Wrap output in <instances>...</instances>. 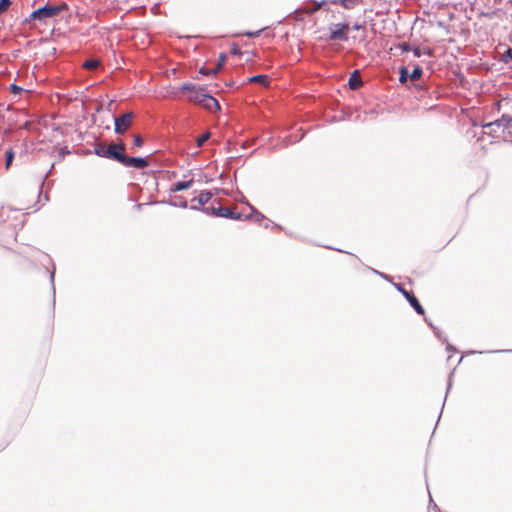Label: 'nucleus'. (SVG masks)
<instances>
[{"label":"nucleus","instance_id":"f257e3e1","mask_svg":"<svg viewBox=\"0 0 512 512\" xmlns=\"http://www.w3.org/2000/svg\"><path fill=\"white\" fill-rule=\"evenodd\" d=\"M69 6L66 2L53 3L47 1L43 6L33 10L23 21L24 24L35 25L47 24L49 19L55 18L60 13L68 10Z\"/></svg>","mask_w":512,"mask_h":512},{"label":"nucleus","instance_id":"f03ea898","mask_svg":"<svg viewBox=\"0 0 512 512\" xmlns=\"http://www.w3.org/2000/svg\"><path fill=\"white\" fill-rule=\"evenodd\" d=\"M125 149L124 144H113L111 146H107L104 144H96L94 146V154L101 157L116 161L123 160V151Z\"/></svg>","mask_w":512,"mask_h":512},{"label":"nucleus","instance_id":"7ed1b4c3","mask_svg":"<svg viewBox=\"0 0 512 512\" xmlns=\"http://www.w3.org/2000/svg\"><path fill=\"white\" fill-rule=\"evenodd\" d=\"M329 35L326 40L346 42L349 38L350 25L347 22L331 23L328 27Z\"/></svg>","mask_w":512,"mask_h":512},{"label":"nucleus","instance_id":"20e7f679","mask_svg":"<svg viewBox=\"0 0 512 512\" xmlns=\"http://www.w3.org/2000/svg\"><path fill=\"white\" fill-rule=\"evenodd\" d=\"M512 123V116L509 114H502V116L494 120L492 122L484 123L481 125L483 129H487L484 133L492 136L497 137V132L499 129L504 130Z\"/></svg>","mask_w":512,"mask_h":512},{"label":"nucleus","instance_id":"39448f33","mask_svg":"<svg viewBox=\"0 0 512 512\" xmlns=\"http://www.w3.org/2000/svg\"><path fill=\"white\" fill-rule=\"evenodd\" d=\"M135 114L132 111L125 112L120 116H113L114 132L118 135L124 134L132 125Z\"/></svg>","mask_w":512,"mask_h":512},{"label":"nucleus","instance_id":"423d86ee","mask_svg":"<svg viewBox=\"0 0 512 512\" xmlns=\"http://www.w3.org/2000/svg\"><path fill=\"white\" fill-rule=\"evenodd\" d=\"M393 286L395 287V289L398 292H400L405 297V299L408 301L410 306L414 309V311L418 315L425 314V310H424L423 306L421 305L420 301L418 300V298L414 295V293L412 291L406 290L404 288V286L400 283H393Z\"/></svg>","mask_w":512,"mask_h":512},{"label":"nucleus","instance_id":"0eeeda50","mask_svg":"<svg viewBox=\"0 0 512 512\" xmlns=\"http://www.w3.org/2000/svg\"><path fill=\"white\" fill-rule=\"evenodd\" d=\"M189 208L194 211H201L206 215L214 216V217H221V218H229L230 215V209L225 208L222 206H210V207H199L195 205H190Z\"/></svg>","mask_w":512,"mask_h":512},{"label":"nucleus","instance_id":"6e6552de","mask_svg":"<svg viewBox=\"0 0 512 512\" xmlns=\"http://www.w3.org/2000/svg\"><path fill=\"white\" fill-rule=\"evenodd\" d=\"M125 167L143 169L149 165L147 158L141 156H126L123 152V160L119 161Z\"/></svg>","mask_w":512,"mask_h":512},{"label":"nucleus","instance_id":"1a4fd4ad","mask_svg":"<svg viewBox=\"0 0 512 512\" xmlns=\"http://www.w3.org/2000/svg\"><path fill=\"white\" fill-rule=\"evenodd\" d=\"M206 90L207 89L205 86H197L196 90H194L192 94L187 97L188 102L201 105L204 100H212L210 98V93H208Z\"/></svg>","mask_w":512,"mask_h":512},{"label":"nucleus","instance_id":"9d476101","mask_svg":"<svg viewBox=\"0 0 512 512\" xmlns=\"http://www.w3.org/2000/svg\"><path fill=\"white\" fill-rule=\"evenodd\" d=\"M347 85L351 90H358L362 87L363 80L361 79V74L358 69H355L350 73Z\"/></svg>","mask_w":512,"mask_h":512},{"label":"nucleus","instance_id":"9b49d317","mask_svg":"<svg viewBox=\"0 0 512 512\" xmlns=\"http://www.w3.org/2000/svg\"><path fill=\"white\" fill-rule=\"evenodd\" d=\"M245 205L249 207L251 212L247 215H245V220H251L254 219L255 222L260 223L261 221L267 219L265 215H263L260 211H258L252 204L249 203L248 200H245Z\"/></svg>","mask_w":512,"mask_h":512},{"label":"nucleus","instance_id":"f8f14e48","mask_svg":"<svg viewBox=\"0 0 512 512\" xmlns=\"http://www.w3.org/2000/svg\"><path fill=\"white\" fill-rule=\"evenodd\" d=\"M213 194L210 190H202L197 197L192 199V202H197L194 204L199 207H206L205 205L211 200Z\"/></svg>","mask_w":512,"mask_h":512},{"label":"nucleus","instance_id":"ddd939ff","mask_svg":"<svg viewBox=\"0 0 512 512\" xmlns=\"http://www.w3.org/2000/svg\"><path fill=\"white\" fill-rule=\"evenodd\" d=\"M210 98L212 100H204V102L201 103V106L207 110L208 112H219L221 111V105L219 101L210 93Z\"/></svg>","mask_w":512,"mask_h":512},{"label":"nucleus","instance_id":"4468645a","mask_svg":"<svg viewBox=\"0 0 512 512\" xmlns=\"http://www.w3.org/2000/svg\"><path fill=\"white\" fill-rule=\"evenodd\" d=\"M194 180H181L171 185L170 192H178L189 189L193 185Z\"/></svg>","mask_w":512,"mask_h":512},{"label":"nucleus","instance_id":"2eb2a0df","mask_svg":"<svg viewBox=\"0 0 512 512\" xmlns=\"http://www.w3.org/2000/svg\"><path fill=\"white\" fill-rule=\"evenodd\" d=\"M161 203L168 204L173 207L183 208V209L188 208L187 200L185 198H183L182 196H176L173 199H169L167 201L163 200V201H161Z\"/></svg>","mask_w":512,"mask_h":512},{"label":"nucleus","instance_id":"dca6fc26","mask_svg":"<svg viewBox=\"0 0 512 512\" xmlns=\"http://www.w3.org/2000/svg\"><path fill=\"white\" fill-rule=\"evenodd\" d=\"M332 4H339L344 9L351 10L354 9L358 4L361 3V0H330Z\"/></svg>","mask_w":512,"mask_h":512},{"label":"nucleus","instance_id":"f3484780","mask_svg":"<svg viewBox=\"0 0 512 512\" xmlns=\"http://www.w3.org/2000/svg\"><path fill=\"white\" fill-rule=\"evenodd\" d=\"M248 83H259L266 87L269 84V77L266 74H256L247 79Z\"/></svg>","mask_w":512,"mask_h":512},{"label":"nucleus","instance_id":"a211bd4d","mask_svg":"<svg viewBox=\"0 0 512 512\" xmlns=\"http://www.w3.org/2000/svg\"><path fill=\"white\" fill-rule=\"evenodd\" d=\"M47 272L49 273V280H50L51 289H52V296H53L52 307L54 308L55 307V294H56L55 282H54L55 281V273H56L55 264H52L51 270L47 269Z\"/></svg>","mask_w":512,"mask_h":512},{"label":"nucleus","instance_id":"6ab92c4d","mask_svg":"<svg viewBox=\"0 0 512 512\" xmlns=\"http://www.w3.org/2000/svg\"><path fill=\"white\" fill-rule=\"evenodd\" d=\"M399 73V82L403 85L407 83L408 80H410V71L407 66H400L398 69Z\"/></svg>","mask_w":512,"mask_h":512},{"label":"nucleus","instance_id":"aec40b11","mask_svg":"<svg viewBox=\"0 0 512 512\" xmlns=\"http://www.w3.org/2000/svg\"><path fill=\"white\" fill-rule=\"evenodd\" d=\"M423 74V68L420 65L415 64L412 71L410 72V81H418L423 76Z\"/></svg>","mask_w":512,"mask_h":512},{"label":"nucleus","instance_id":"412c9836","mask_svg":"<svg viewBox=\"0 0 512 512\" xmlns=\"http://www.w3.org/2000/svg\"><path fill=\"white\" fill-rule=\"evenodd\" d=\"M5 157V169L9 170L14 159H15V152L12 148H8L4 152Z\"/></svg>","mask_w":512,"mask_h":512},{"label":"nucleus","instance_id":"4be33fe9","mask_svg":"<svg viewBox=\"0 0 512 512\" xmlns=\"http://www.w3.org/2000/svg\"><path fill=\"white\" fill-rule=\"evenodd\" d=\"M211 137V133L209 131H206L204 133H202L201 135H199L197 138H196V146L198 148L202 147L205 142L210 139Z\"/></svg>","mask_w":512,"mask_h":512},{"label":"nucleus","instance_id":"5701e85b","mask_svg":"<svg viewBox=\"0 0 512 512\" xmlns=\"http://www.w3.org/2000/svg\"><path fill=\"white\" fill-rule=\"evenodd\" d=\"M500 61L505 64L512 63V48L511 47L506 48V50L500 57Z\"/></svg>","mask_w":512,"mask_h":512},{"label":"nucleus","instance_id":"b1692460","mask_svg":"<svg viewBox=\"0 0 512 512\" xmlns=\"http://www.w3.org/2000/svg\"><path fill=\"white\" fill-rule=\"evenodd\" d=\"M199 74L203 75V76H214L218 73V69L216 68H208V67H201L199 69Z\"/></svg>","mask_w":512,"mask_h":512},{"label":"nucleus","instance_id":"393cba45","mask_svg":"<svg viewBox=\"0 0 512 512\" xmlns=\"http://www.w3.org/2000/svg\"><path fill=\"white\" fill-rule=\"evenodd\" d=\"M99 61L97 59H87L83 63V67L89 70H94L98 67Z\"/></svg>","mask_w":512,"mask_h":512},{"label":"nucleus","instance_id":"a878e982","mask_svg":"<svg viewBox=\"0 0 512 512\" xmlns=\"http://www.w3.org/2000/svg\"><path fill=\"white\" fill-rule=\"evenodd\" d=\"M196 88H197V85H195L193 83H184L178 88V90L181 93H186V92L192 93L194 90H196Z\"/></svg>","mask_w":512,"mask_h":512},{"label":"nucleus","instance_id":"bb28decb","mask_svg":"<svg viewBox=\"0 0 512 512\" xmlns=\"http://www.w3.org/2000/svg\"><path fill=\"white\" fill-rule=\"evenodd\" d=\"M455 370H452L451 373L449 374V378H448V383H447V389H446V394H448V392L450 391L451 387H452V377H453V374H454ZM445 397H447V395H445ZM445 401H446V398H444V401H443V404H442V408H441V412L438 416V420L440 419L441 417V414H442V410L444 408V405H445Z\"/></svg>","mask_w":512,"mask_h":512},{"label":"nucleus","instance_id":"cd10ccee","mask_svg":"<svg viewBox=\"0 0 512 512\" xmlns=\"http://www.w3.org/2000/svg\"><path fill=\"white\" fill-rule=\"evenodd\" d=\"M265 29L266 28L263 27V28H261V29H259L257 31H249V30H247V31L242 32L241 35L246 36L248 38H255V37H258L262 33V31H264Z\"/></svg>","mask_w":512,"mask_h":512},{"label":"nucleus","instance_id":"c85d7f7f","mask_svg":"<svg viewBox=\"0 0 512 512\" xmlns=\"http://www.w3.org/2000/svg\"><path fill=\"white\" fill-rule=\"evenodd\" d=\"M9 90L14 95H20L22 92L25 91L21 86L17 85L16 83H11Z\"/></svg>","mask_w":512,"mask_h":512},{"label":"nucleus","instance_id":"c756f323","mask_svg":"<svg viewBox=\"0 0 512 512\" xmlns=\"http://www.w3.org/2000/svg\"><path fill=\"white\" fill-rule=\"evenodd\" d=\"M411 51L413 52L414 57H417V58L421 57L423 54H427L429 56L432 55V52L430 49H428L425 52H422V50L419 47H414V48L412 47Z\"/></svg>","mask_w":512,"mask_h":512},{"label":"nucleus","instance_id":"7c9ffc66","mask_svg":"<svg viewBox=\"0 0 512 512\" xmlns=\"http://www.w3.org/2000/svg\"><path fill=\"white\" fill-rule=\"evenodd\" d=\"M432 330L436 338H438L440 341L447 342V338L443 335V332L437 326H432Z\"/></svg>","mask_w":512,"mask_h":512},{"label":"nucleus","instance_id":"2f4dec72","mask_svg":"<svg viewBox=\"0 0 512 512\" xmlns=\"http://www.w3.org/2000/svg\"><path fill=\"white\" fill-rule=\"evenodd\" d=\"M228 219L242 221L245 220V215L240 212H234L230 209V215Z\"/></svg>","mask_w":512,"mask_h":512},{"label":"nucleus","instance_id":"473e14b6","mask_svg":"<svg viewBox=\"0 0 512 512\" xmlns=\"http://www.w3.org/2000/svg\"><path fill=\"white\" fill-rule=\"evenodd\" d=\"M230 53H231V55H235V56H241L243 54L241 48L236 43H233L231 45Z\"/></svg>","mask_w":512,"mask_h":512},{"label":"nucleus","instance_id":"72a5a7b5","mask_svg":"<svg viewBox=\"0 0 512 512\" xmlns=\"http://www.w3.org/2000/svg\"><path fill=\"white\" fill-rule=\"evenodd\" d=\"M11 0H0V15L3 14L11 5Z\"/></svg>","mask_w":512,"mask_h":512},{"label":"nucleus","instance_id":"f704fd0d","mask_svg":"<svg viewBox=\"0 0 512 512\" xmlns=\"http://www.w3.org/2000/svg\"><path fill=\"white\" fill-rule=\"evenodd\" d=\"M227 55L225 53H220L218 57V65L215 67L218 71L222 68V66L226 63Z\"/></svg>","mask_w":512,"mask_h":512},{"label":"nucleus","instance_id":"c9c22d12","mask_svg":"<svg viewBox=\"0 0 512 512\" xmlns=\"http://www.w3.org/2000/svg\"><path fill=\"white\" fill-rule=\"evenodd\" d=\"M398 48L402 51V52H410L412 50V46L407 43V42H401L398 44Z\"/></svg>","mask_w":512,"mask_h":512},{"label":"nucleus","instance_id":"e433bc0d","mask_svg":"<svg viewBox=\"0 0 512 512\" xmlns=\"http://www.w3.org/2000/svg\"><path fill=\"white\" fill-rule=\"evenodd\" d=\"M133 145L135 147L140 148V147H142L144 145V140L140 136L135 135L134 138H133Z\"/></svg>","mask_w":512,"mask_h":512},{"label":"nucleus","instance_id":"4c0bfd02","mask_svg":"<svg viewBox=\"0 0 512 512\" xmlns=\"http://www.w3.org/2000/svg\"><path fill=\"white\" fill-rule=\"evenodd\" d=\"M372 271H373L375 274H378V275H379L380 277H382L384 280H386V281H388V282H391L392 284L394 283V282L392 281V277H391L390 275L385 274V273H383V272H379V271H377V270H375V269H372Z\"/></svg>","mask_w":512,"mask_h":512},{"label":"nucleus","instance_id":"58836bf2","mask_svg":"<svg viewBox=\"0 0 512 512\" xmlns=\"http://www.w3.org/2000/svg\"><path fill=\"white\" fill-rule=\"evenodd\" d=\"M350 29H352V30H356V31H359V30L365 29V23H358V22H356V23H354V24L350 27Z\"/></svg>","mask_w":512,"mask_h":512},{"label":"nucleus","instance_id":"ea45409f","mask_svg":"<svg viewBox=\"0 0 512 512\" xmlns=\"http://www.w3.org/2000/svg\"><path fill=\"white\" fill-rule=\"evenodd\" d=\"M269 223H271V226L274 229H277V230H280V231L284 230V228L280 224H278V223H275V222H273L271 220H269Z\"/></svg>","mask_w":512,"mask_h":512},{"label":"nucleus","instance_id":"a19ab883","mask_svg":"<svg viewBox=\"0 0 512 512\" xmlns=\"http://www.w3.org/2000/svg\"><path fill=\"white\" fill-rule=\"evenodd\" d=\"M490 353H512V349L491 350Z\"/></svg>","mask_w":512,"mask_h":512},{"label":"nucleus","instance_id":"79ce46f5","mask_svg":"<svg viewBox=\"0 0 512 512\" xmlns=\"http://www.w3.org/2000/svg\"><path fill=\"white\" fill-rule=\"evenodd\" d=\"M68 154H70V150H69L67 147L61 148V150H60V155H61L62 157L66 156V155H68Z\"/></svg>","mask_w":512,"mask_h":512},{"label":"nucleus","instance_id":"37998d69","mask_svg":"<svg viewBox=\"0 0 512 512\" xmlns=\"http://www.w3.org/2000/svg\"><path fill=\"white\" fill-rule=\"evenodd\" d=\"M446 351L447 352H456V349L453 345H451L450 343H448V341L446 342Z\"/></svg>","mask_w":512,"mask_h":512},{"label":"nucleus","instance_id":"c03bdc74","mask_svg":"<svg viewBox=\"0 0 512 512\" xmlns=\"http://www.w3.org/2000/svg\"><path fill=\"white\" fill-rule=\"evenodd\" d=\"M424 321H425V322L427 323V325H428L429 327H431V328H432V326H435V325L432 323V321H431L429 318H427V317H424Z\"/></svg>","mask_w":512,"mask_h":512},{"label":"nucleus","instance_id":"a18cd8bd","mask_svg":"<svg viewBox=\"0 0 512 512\" xmlns=\"http://www.w3.org/2000/svg\"><path fill=\"white\" fill-rule=\"evenodd\" d=\"M285 232L286 235L290 236V237H295L294 234L288 230H283Z\"/></svg>","mask_w":512,"mask_h":512},{"label":"nucleus","instance_id":"49530a36","mask_svg":"<svg viewBox=\"0 0 512 512\" xmlns=\"http://www.w3.org/2000/svg\"><path fill=\"white\" fill-rule=\"evenodd\" d=\"M325 247H326V248H328V249H333V247H331V246H325ZM334 250H336V251H338V252L346 253L345 251H343V250H341V249H336V248H334Z\"/></svg>","mask_w":512,"mask_h":512},{"label":"nucleus","instance_id":"de8ad7c7","mask_svg":"<svg viewBox=\"0 0 512 512\" xmlns=\"http://www.w3.org/2000/svg\"><path fill=\"white\" fill-rule=\"evenodd\" d=\"M433 510L436 512H440L439 507L435 503L433 504Z\"/></svg>","mask_w":512,"mask_h":512},{"label":"nucleus","instance_id":"09e8293b","mask_svg":"<svg viewBox=\"0 0 512 512\" xmlns=\"http://www.w3.org/2000/svg\"><path fill=\"white\" fill-rule=\"evenodd\" d=\"M245 200L247 199L242 195L241 203L245 204Z\"/></svg>","mask_w":512,"mask_h":512},{"label":"nucleus","instance_id":"8fccbe9b","mask_svg":"<svg viewBox=\"0 0 512 512\" xmlns=\"http://www.w3.org/2000/svg\"><path fill=\"white\" fill-rule=\"evenodd\" d=\"M270 224H271V223H269V221H268V222L264 225V228H266V229H267L268 227H270Z\"/></svg>","mask_w":512,"mask_h":512},{"label":"nucleus","instance_id":"3c124183","mask_svg":"<svg viewBox=\"0 0 512 512\" xmlns=\"http://www.w3.org/2000/svg\"><path fill=\"white\" fill-rule=\"evenodd\" d=\"M44 199H45V201H49V196H48V194H45Z\"/></svg>","mask_w":512,"mask_h":512}]
</instances>
